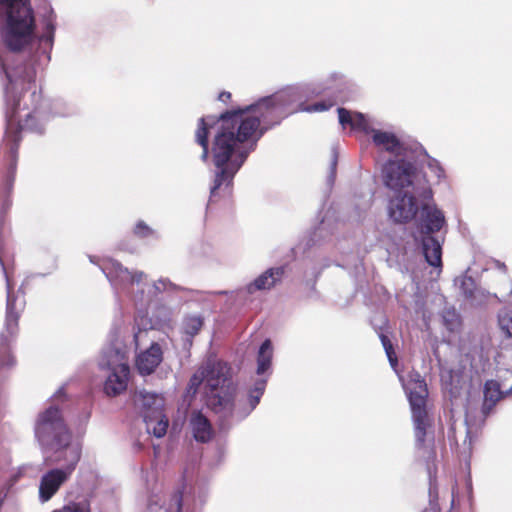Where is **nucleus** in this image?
Wrapping results in <instances>:
<instances>
[{
    "instance_id": "nucleus-1",
    "label": "nucleus",
    "mask_w": 512,
    "mask_h": 512,
    "mask_svg": "<svg viewBox=\"0 0 512 512\" xmlns=\"http://www.w3.org/2000/svg\"><path fill=\"white\" fill-rule=\"evenodd\" d=\"M343 84V76L332 73L325 81L318 84L287 86L252 105L222 114L217 121L213 116L200 118L195 138L203 149L201 155L203 161L208 158L210 130L214 126L217 129L212 147V158L216 169L210 187V200L230 195L234 176L265 131L280 123L291 113L297 111L314 113L330 109L336 101H319L311 105H305L304 101L326 91L338 92Z\"/></svg>"
},
{
    "instance_id": "nucleus-2",
    "label": "nucleus",
    "mask_w": 512,
    "mask_h": 512,
    "mask_svg": "<svg viewBox=\"0 0 512 512\" xmlns=\"http://www.w3.org/2000/svg\"><path fill=\"white\" fill-rule=\"evenodd\" d=\"M0 11L4 14L3 41L11 50L4 60L0 58L7 122L4 142L15 162L21 133L44 131L41 94L33 84L37 74L35 60L13 53L33 39L35 19L30 0H0Z\"/></svg>"
},
{
    "instance_id": "nucleus-3",
    "label": "nucleus",
    "mask_w": 512,
    "mask_h": 512,
    "mask_svg": "<svg viewBox=\"0 0 512 512\" xmlns=\"http://www.w3.org/2000/svg\"><path fill=\"white\" fill-rule=\"evenodd\" d=\"M380 339L389 363L397 373L407 393L412 411L416 447L423 458L427 461L433 460L436 456L435 439L431 431V419L426 410V398L428 396L426 383L416 371L410 372L406 379L401 376L397 371L398 362L391 341L384 334H380Z\"/></svg>"
},
{
    "instance_id": "nucleus-4",
    "label": "nucleus",
    "mask_w": 512,
    "mask_h": 512,
    "mask_svg": "<svg viewBox=\"0 0 512 512\" xmlns=\"http://www.w3.org/2000/svg\"><path fill=\"white\" fill-rule=\"evenodd\" d=\"M99 266L114 290L129 296L140 312L146 311L148 305L160 293L176 294L185 290L167 278H160L150 284L147 282L146 273L130 271L114 259H105Z\"/></svg>"
},
{
    "instance_id": "nucleus-5",
    "label": "nucleus",
    "mask_w": 512,
    "mask_h": 512,
    "mask_svg": "<svg viewBox=\"0 0 512 512\" xmlns=\"http://www.w3.org/2000/svg\"><path fill=\"white\" fill-rule=\"evenodd\" d=\"M205 396L208 405L219 415L221 427L228 428L234 421H240L237 414L244 412L248 404L235 405V386L232 381L231 368L227 363L209 359L204 364Z\"/></svg>"
},
{
    "instance_id": "nucleus-6",
    "label": "nucleus",
    "mask_w": 512,
    "mask_h": 512,
    "mask_svg": "<svg viewBox=\"0 0 512 512\" xmlns=\"http://www.w3.org/2000/svg\"><path fill=\"white\" fill-rule=\"evenodd\" d=\"M381 179L384 186L392 192L412 190L422 200H431L433 197L431 186L419 168L417 150L388 158L382 164Z\"/></svg>"
},
{
    "instance_id": "nucleus-7",
    "label": "nucleus",
    "mask_w": 512,
    "mask_h": 512,
    "mask_svg": "<svg viewBox=\"0 0 512 512\" xmlns=\"http://www.w3.org/2000/svg\"><path fill=\"white\" fill-rule=\"evenodd\" d=\"M337 111L339 123L343 128L349 126L352 131L370 135L373 145L377 149L389 153L391 157H399L407 151L415 150V148L402 143L393 131L377 128L374 121L368 116L344 108H338Z\"/></svg>"
},
{
    "instance_id": "nucleus-8",
    "label": "nucleus",
    "mask_w": 512,
    "mask_h": 512,
    "mask_svg": "<svg viewBox=\"0 0 512 512\" xmlns=\"http://www.w3.org/2000/svg\"><path fill=\"white\" fill-rule=\"evenodd\" d=\"M99 367L105 370L106 380L104 392L109 397H115L124 392L128 385L130 368L127 350L118 340L105 346L100 354Z\"/></svg>"
},
{
    "instance_id": "nucleus-9",
    "label": "nucleus",
    "mask_w": 512,
    "mask_h": 512,
    "mask_svg": "<svg viewBox=\"0 0 512 512\" xmlns=\"http://www.w3.org/2000/svg\"><path fill=\"white\" fill-rule=\"evenodd\" d=\"M206 499L207 491L203 487L184 478L168 500L162 501L160 495L153 494L149 498L148 512H198Z\"/></svg>"
},
{
    "instance_id": "nucleus-10",
    "label": "nucleus",
    "mask_w": 512,
    "mask_h": 512,
    "mask_svg": "<svg viewBox=\"0 0 512 512\" xmlns=\"http://www.w3.org/2000/svg\"><path fill=\"white\" fill-rule=\"evenodd\" d=\"M444 224L445 217L441 210L435 205L422 204L419 225L420 231L423 234V255L430 266L438 269V274L442 267V246L431 234L440 231Z\"/></svg>"
},
{
    "instance_id": "nucleus-11",
    "label": "nucleus",
    "mask_w": 512,
    "mask_h": 512,
    "mask_svg": "<svg viewBox=\"0 0 512 512\" xmlns=\"http://www.w3.org/2000/svg\"><path fill=\"white\" fill-rule=\"evenodd\" d=\"M272 359H273V345L271 340L266 339L259 347L257 353V369L256 377L253 379V384L248 394V408L241 413H238V419L247 417L260 402L263 395L268 378L272 372Z\"/></svg>"
},
{
    "instance_id": "nucleus-12",
    "label": "nucleus",
    "mask_w": 512,
    "mask_h": 512,
    "mask_svg": "<svg viewBox=\"0 0 512 512\" xmlns=\"http://www.w3.org/2000/svg\"><path fill=\"white\" fill-rule=\"evenodd\" d=\"M34 430L42 450L71 434L56 406H50L38 415Z\"/></svg>"
},
{
    "instance_id": "nucleus-13",
    "label": "nucleus",
    "mask_w": 512,
    "mask_h": 512,
    "mask_svg": "<svg viewBox=\"0 0 512 512\" xmlns=\"http://www.w3.org/2000/svg\"><path fill=\"white\" fill-rule=\"evenodd\" d=\"M43 451L45 453H51V461L56 464H61L62 467L60 469L72 475L81 458L82 447L79 442L72 440L70 434L64 436V438H60L54 445L45 448Z\"/></svg>"
},
{
    "instance_id": "nucleus-14",
    "label": "nucleus",
    "mask_w": 512,
    "mask_h": 512,
    "mask_svg": "<svg viewBox=\"0 0 512 512\" xmlns=\"http://www.w3.org/2000/svg\"><path fill=\"white\" fill-rule=\"evenodd\" d=\"M418 201L425 202L414 191H395L388 205L390 218L398 223L411 221L419 210Z\"/></svg>"
},
{
    "instance_id": "nucleus-15",
    "label": "nucleus",
    "mask_w": 512,
    "mask_h": 512,
    "mask_svg": "<svg viewBox=\"0 0 512 512\" xmlns=\"http://www.w3.org/2000/svg\"><path fill=\"white\" fill-rule=\"evenodd\" d=\"M0 266L2 268L5 280H6V290H7V305H6V321L5 327L7 332L10 335H13L18 326V319L20 313L23 311L25 306V301L23 298H19L18 295L13 294V287L6 270L4 264L3 253L0 251Z\"/></svg>"
},
{
    "instance_id": "nucleus-16",
    "label": "nucleus",
    "mask_w": 512,
    "mask_h": 512,
    "mask_svg": "<svg viewBox=\"0 0 512 512\" xmlns=\"http://www.w3.org/2000/svg\"><path fill=\"white\" fill-rule=\"evenodd\" d=\"M71 475L61 469L54 468L42 475L39 485V499L49 501Z\"/></svg>"
},
{
    "instance_id": "nucleus-17",
    "label": "nucleus",
    "mask_w": 512,
    "mask_h": 512,
    "mask_svg": "<svg viewBox=\"0 0 512 512\" xmlns=\"http://www.w3.org/2000/svg\"><path fill=\"white\" fill-rule=\"evenodd\" d=\"M163 360V350L159 343L152 342L150 346L136 356V368L141 375H150Z\"/></svg>"
},
{
    "instance_id": "nucleus-18",
    "label": "nucleus",
    "mask_w": 512,
    "mask_h": 512,
    "mask_svg": "<svg viewBox=\"0 0 512 512\" xmlns=\"http://www.w3.org/2000/svg\"><path fill=\"white\" fill-rule=\"evenodd\" d=\"M283 275V267L269 268L256 277L252 282L248 283L243 290L248 294H254L257 291L270 290L281 281Z\"/></svg>"
},
{
    "instance_id": "nucleus-19",
    "label": "nucleus",
    "mask_w": 512,
    "mask_h": 512,
    "mask_svg": "<svg viewBox=\"0 0 512 512\" xmlns=\"http://www.w3.org/2000/svg\"><path fill=\"white\" fill-rule=\"evenodd\" d=\"M510 395H512V385L506 387L504 383L488 380L484 385L483 413L488 415L500 399Z\"/></svg>"
},
{
    "instance_id": "nucleus-20",
    "label": "nucleus",
    "mask_w": 512,
    "mask_h": 512,
    "mask_svg": "<svg viewBox=\"0 0 512 512\" xmlns=\"http://www.w3.org/2000/svg\"><path fill=\"white\" fill-rule=\"evenodd\" d=\"M189 427L197 442L206 443L213 437L210 421L200 411H193L189 417Z\"/></svg>"
},
{
    "instance_id": "nucleus-21",
    "label": "nucleus",
    "mask_w": 512,
    "mask_h": 512,
    "mask_svg": "<svg viewBox=\"0 0 512 512\" xmlns=\"http://www.w3.org/2000/svg\"><path fill=\"white\" fill-rule=\"evenodd\" d=\"M133 400L143 416L145 413L153 414L161 411L164 407V399L161 395L146 390L137 391Z\"/></svg>"
},
{
    "instance_id": "nucleus-22",
    "label": "nucleus",
    "mask_w": 512,
    "mask_h": 512,
    "mask_svg": "<svg viewBox=\"0 0 512 512\" xmlns=\"http://www.w3.org/2000/svg\"><path fill=\"white\" fill-rule=\"evenodd\" d=\"M143 420L149 434H153L157 438H161L166 434L169 420L163 413V410L153 414L145 413Z\"/></svg>"
},
{
    "instance_id": "nucleus-23",
    "label": "nucleus",
    "mask_w": 512,
    "mask_h": 512,
    "mask_svg": "<svg viewBox=\"0 0 512 512\" xmlns=\"http://www.w3.org/2000/svg\"><path fill=\"white\" fill-rule=\"evenodd\" d=\"M463 295L471 301L473 305H481L485 298L483 290L476 287L474 280L468 276H462L455 280Z\"/></svg>"
},
{
    "instance_id": "nucleus-24",
    "label": "nucleus",
    "mask_w": 512,
    "mask_h": 512,
    "mask_svg": "<svg viewBox=\"0 0 512 512\" xmlns=\"http://www.w3.org/2000/svg\"><path fill=\"white\" fill-rule=\"evenodd\" d=\"M43 32L40 41L44 42L49 48L52 47L54 42V35L56 29V15L51 6L46 8V12L42 16Z\"/></svg>"
},
{
    "instance_id": "nucleus-25",
    "label": "nucleus",
    "mask_w": 512,
    "mask_h": 512,
    "mask_svg": "<svg viewBox=\"0 0 512 512\" xmlns=\"http://www.w3.org/2000/svg\"><path fill=\"white\" fill-rule=\"evenodd\" d=\"M415 150H417L419 155V166L421 164L426 165L439 181L445 178V171L436 159L429 157L421 147L415 148Z\"/></svg>"
},
{
    "instance_id": "nucleus-26",
    "label": "nucleus",
    "mask_w": 512,
    "mask_h": 512,
    "mask_svg": "<svg viewBox=\"0 0 512 512\" xmlns=\"http://www.w3.org/2000/svg\"><path fill=\"white\" fill-rule=\"evenodd\" d=\"M203 326V318L200 315H188L183 319L182 331L190 338L199 333Z\"/></svg>"
},
{
    "instance_id": "nucleus-27",
    "label": "nucleus",
    "mask_w": 512,
    "mask_h": 512,
    "mask_svg": "<svg viewBox=\"0 0 512 512\" xmlns=\"http://www.w3.org/2000/svg\"><path fill=\"white\" fill-rule=\"evenodd\" d=\"M442 323L449 332H456L461 326V318L455 308L444 309L442 313Z\"/></svg>"
},
{
    "instance_id": "nucleus-28",
    "label": "nucleus",
    "mask_w": 512,
    "mask_h": 512,
    "mask_svg": "<svg viewBox=\"0 0 512 512\" xmlns=\"http://www.w3.org/2000/svg\"><path fill=\"white\" fill-rule=\"evenodd\" d=\"M14 365V359L10 355L8 339L4 336L0 337V373L5 369Z\"/></svg>"
},
{
    "instance_id": "nucleus-29",
    "label": "nucleus",
    "mask_w": 512,
    "mask_h": 512,
    "mask_svg": "<svg viewBox=\"0 0 512 512\" xmlns=\"http://www.w3.org/2000/svg\"><path fill=\"white\" fill-rule=\"evenodd\" d=\"M498 322L501 330L509 337H512V311L502 309L498 314Z\"/></svg>"
},
{
    "instance_id": "nucleus-30",
    "label": "nucleus",
    "mask_w": 512,
    "mask_h": 512,
    "mask_svg": "<svg viewBox=\"0 0 512 512\" xmlns=\"http://www.w3.org/2000/svg\"><path fill=\"white\" fill-rule=\"evenodd\" d=\"M134 234L139 238H158L157 231L147 225L144 221L140 220L134 227Z\"/></svg>"
},
{
    "instance_id": "nucleus-31",
    "label": "nucleus",
    "mask_w": 512,
    "mask_h": 512,
    "mask_svg": "<svg viewBox=\"0 0 512 512\" xmlns=\"http://www.w3.org/2000/svg\"><path fill=\"white\" fill-rule=\"evenodd\" d=\"M53 512H90V503L87 499L78 502H70L61 509Z\"/></svg>"
},
{
    "instance_id": "nucleus-32",
    "label": "nucleus",
    "mask_w": 512,
    "mask_h": 512,
    "mask_svg": "<svg viewBox=\"0 0 512 512\" xmlns=\"http://www.w3.org/2000/svg\"><path fill=\"white\" fill-rule=\"evenodd\" d=\"M205 386V370L204 366L200 368L190 379L188 384V392L195 394L199 390L200 386Z\"/></svg>"
},
{
    "instance_id": "nucleus-33",
    "label": "nucleus",
    "mask_w": 512,
    "mask_h": 512,
    "mask_svg": "<svg viewBox=\"0 0 512 512\" xmlns=\"http://www.w3.org/2000/svg\"><path fill=\"white\" fill-rule=\"evenodd\" d=\"M148 331L146 329H138L133 333V342L135 345V349H139L142 346L147 344Z\"/></svg>"
},
{
    "instance_id": "nucleus-34",
    "label": "nucleus",
    "mask_w": 512,
    "mask_h": 512,
    "mask_svg": "<svg viewBox=\"0 0 512 512\" xmlns=\"http://www.w3.org/2000/svg\"><path fill=\"white\" fill-rule=\"evenodd\" d=\"M471 449H472V437L470 434V430L467 429L466 437L463 442V453L469 454L471 452Z\"/></svg>"
},
{
    "instance_id": "nucleus-35",
    "label": "nucleus",
    "mask_w": 512,
    "mask_h": 512,
    "mask_svg": "<svg viewBox=\"0 0 512 512\" xmlns=\"http://www.w3.org/2000/svg\"><path fill=\"white\" fill-rule=\"evenodd\" d=\"M336 165H337V157L336 155L334 154L333 155V159H332V162H331V175H330V178L332 179L335 175V170H336Z\"/></svg>"
},
{
    "instance_id": "nucleus-36",
    "label": "nucleus",
    "mask_w": 512,
    "mask_h": 512,
    "mask_svg": "<svg viewBox=\"0 0 512 512\" xmlns=\"http://www.w3.org/2000/svg\"><path fill=\"white\" fill-rule=\"evenodd\" d=\"M231 97V94L229 92H222L219 95V100L225 102L227 99Z\"/></svg>"
},
{
    "instance_id": "nucleus-37",
    "label": "nucleus",
    "mask_w": 512,
    "mask_h": 512,
    "mask_svg": "<svg viewBox=\"0 0 512 512\" xmlns=\"http://www.w3.org/2000/svg\"><path fill=\"white\" fill-rule=\"evenodd\" d=\"M12 182H13V180H12V179H9V181H8V187H9V188L12 186Z\"/></svg>"
},
{
    "instance_id": "nucleus-38",
    "label": "nucleus",
    "mask_w": 512,
    "mask_h": 512,
    "mask_svg": "<svg viewBox=\"0 0 512 512\" xmlns=\"http://www.w3.org/2000/svg\"><path fill=\"white\" fill-rule=\"evenodd\" d=\"M88 418H89V414H88V413H86V414H85V416H84V421H87V420H88Z\"/></svg>"
},
{
    "instance_id": "nucleus-39",
    "label": "nucleus",
    "mask_w": 512,
    "mask_h": 512,
    "mask_svg": "<svg viewBox=\"0 0 512 512\" xmlns=\"http://www.w3.org/2000/svg\"><path fill=\"white\" fill-rule=\"evenodd\" d=\"M14 167H15V163H12V164H11V167H10L11 171H13V170H14Z\"/></svg>"
},
{
    "instance_id": "nucleus-40",
    "label": "nucleus",
    "mask_w": 512,
    "mask_h": 512,
    "mask_svg": "<svg viewBox=\"0 0 512 512\" xmlns=\"http://www.w3.org/2000/svg\"><path fill=\"white\" fill-rule=\"evenodd\" d=\"M45 58H46L47 61L50 60V56L48 54L45 55Z\"/></svg>"
},
{
    "instance_id": "nucleus-41",
    "label": "nucleus",
    "mask_w": 512,
    "mask_h": 512,
    "mask_svg": "<svg viewBox=\"0 0 512 512\" xmlns=\"http://www.w3.org/2000/svg\"><path fill=\"white\" fill-rule=\"evenodd\" d=\"M149 510V505L147 506V511Z\"/></svg>"
},
{
    "instance_id": "nucleus-42",
    "label": "nucleus",
    "mask_w": 512,
    "mask_h": 512,
    "mask_svg": "<svg viewBox=\"0 0 512 512\" xmlns=\"http://www.w3.org/2000/svg\"><path fill=\"white\" fill-rule=\"evenodd\" d=\"M509 374L512 376V372H509Z\"/></svg>"
}]
</instances>
